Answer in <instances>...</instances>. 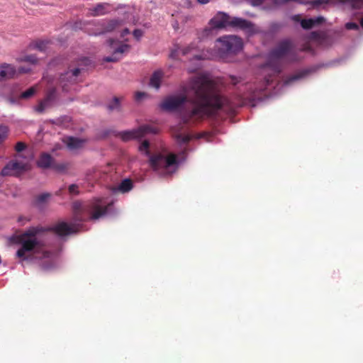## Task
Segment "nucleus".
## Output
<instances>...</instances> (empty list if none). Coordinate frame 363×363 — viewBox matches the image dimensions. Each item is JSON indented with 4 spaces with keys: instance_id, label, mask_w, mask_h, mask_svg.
Listing matches in <instances>:
<instances>
[{
    "instance_id": "9d476101",
    "label": "nucleus",
    "mask_w": 363,
    "mask_h": 363,
    "mask_svg": "<svg viewBox=\"0 0 363 363\" xmlns=\"http://www.w3.org/2000/svg\"><path fill=\"white\" fill-rule=\"evenodd\" d=\"M230 16L224 13L218 12L213 18L211 19L209 24L213 28H223L229 26Z\"/></svg>"
},
{
    "instance_id": "4468645a",
    "label": "nucleus",
    "mask_w": 363,
    "mask_h": 363,
    "mask_svg": "<svg viewBox=\"0 0 363 363\" xmlns=\"http://www.w3.org/2000/svg\"><path fill=\"white\" fill-rule=\"evenodd\" d=\"M16 73V68L10 64L4 63L0 66V80L13 78Z\"/></svg>"
},
{
    "instance_id": "f03ea898",
    "label": "nucleus",
    "mask_w": 363,
    "mask_h": 363,
    "mask_svg": "<svg viewBox=\"0 0 363 363\" xmlns=\"http://www.w3.org/2000/svg\"><path fill=\"white\" fill-rule=\"evenodd\" d=\"M284 59H287L290 62L298 60L294 46L289 40L281 41L269 52L268 61L262 68V72L265 74L262 84L253 89L252 84H247V92L240 97L238 102H243L244 106L247 101H254L258 98L267 86L271 84L274 77L281 73L282 70L281 60Z\"/></svg>"
},
{
    "instance_id": "f257e3e1",
    "label": "nucleus",
    "mask_w": 363,
    "mask_h": 363,
    "mask_svg": "<svg viewBox=\"0 0 363 363\" xmlns=\"http://www.w3.org/2000/svg\"><path fill=\"white\" fill-rule=\"evenodd\" d=\"M183 95L170 96L160 104V108L173 111L182 106L181 118L189 125L203 121L219 110L232 114L243 102L232 101L219 94L214 81L207 74L192 77L182 86Z\"/></svg>"
},
{
    "instance_id": "58836bf2",
    "label": "nucleus",
    "mask_w": 363,
    "mask_h": 363,
    "mask_svg": "<svg viewBox=\"0 0 363 363\" xmlns=\"http://www.w3.org/2000/svg\"><path fill=\"white\" fill-rule=\"evenodd\" d=\"M31 71V67H23V66H21L18 68V72L21 73V74H23V73H28L29 72Z\"/></svg>"
},
{
    "instance_id": "de8ad7c7",
    "label": "nucleus",
    "mask_w": 363,
    "mask_h": 363,
    "mask_svg": "<svg viewBox=\"0 0 363 363\" xmlns=\"http://www.w3.org/2000/svg\"><path fill=\"white\" fill-rule=\"evenodd\" d=\"M186 53H187V50H183V54H184V55H186Z\"/></svg>"
},
{
    "instance_id": "37998d69",
    "label": "nucleus",
    "mask_w": 363,
    "mask_h": 363,
    "mask_svg": "<svg viewBox=\"0 0 363 363\" xmlns=\"http://www.w3.org/2000/svg\"><path fill=\"white\" fill-rule=\"evenodd\" d=\"M129 33H130L129 29L128 28H125V29H123L122 30L121 34V37L123 38V37H125V35H128Z\"/></svg>"
},
{
    "instance_id": "c03bdc74",
    "label": "nucleus",
    "mask_w": 363,
    "mask_h": 363,
    "mask_svg": "<svg viewBox=\"0 0 363 363\" xmlns=\"http://www.w3.org/2000/svg\"><path fill=\"white\" fill-rule=\"evenodd\" d=\"M200 4H206L210 2L211 0H196Z\"/></svg>"
},
{
    "instance_id": "39448f33",
    "label": "nucleus",
    "mask_w": 363,
    "mask_h": 363,
    "mask_svg": "<svg viewBox=\"0 0 363 363\" xmlns=\"http://www.w3.org/2000/svg\"><path fill=\"white\" fill-rule=\"evenodd\" d=\"M43 231L42 228L32 227L23 233L12 238L13 242L21 245V247L16 252V256L22 260L28 259L26 254L43 247V243L37 238V235Z\"/></svg>"
},
{
    "instance_id": "473e14b6",
    "label": "nucleus",
    "mask_w": 363,
    "mask_h": 363,
    "mask_svg": "<svg viewBox=\"0 0 363 363\" xmlns=\"http://www.w3.org/2000/svg\"><path fill=\"white\" fill-rule=\"evenodd\" d=\"M133 35L137 40H139L143 35V31L140 29H135L133 30Z\"/></svg>"
},
{
    "instance_id": "79ce46f5",
    "label": "nucleus",
    "mask_w": 363,
    "mask_h": 363,
    "mask_svg": "<svg viewBox=\"0 0 363 363\" xmlns=\"http://www.w3.org/2000/svg\"><path fill=\"white\" fill-rule=\"evenodd\" d=\"M230 82L234 85H236L239 82L236 77L230 76Z\"/></svg>"
},
{
    "instance_id": "72a5a7b5",
    "label": "nucleus",
    "mask_w": 363,
    "mask_h": 363,
    "mask_svg": "<svg viewBox=\"0 0 363 363\" xmlns=\"http://www.w3.org/2000/svg\"><path fill=\"white\" fill-rule=\"evenodd\" d=\"M345 28L347 30H357L359 28V26L356 23L349 22L346 23Z\"/></svg>"
},
{
    "instance_id": "7c9ffc66",
    "label": "nucleus",
    "mask_w": 363,
    "mask_h": 363,
    "mask_svg": "<svg viewBox=\"0 0 363 363\" xmlns=\"http://www.w3.org/2000/svg\"><path fill=\"white\" fill-rule=\"evenodd\" d=\"M68 191L71 195H78L79 194V186L74 184L69 186Z\"/></svg>"
},
{
    "instance_id": "a878e982",
    "label": "nucleus",
    "mask_w": 363,
    "mask_h": 363,
    "mask_svg": "<svg viewBox=\"0 0 363 363\" xmlns=\"http://www.w3.org/2000/svg\"><path fill=\"white\" fill-rule=\"evenodd\" d=\"M301 27L304 29H311L315 26L313 18L303 19L301 22Z\"/></svg>"
},
{
    "instance_id": "0eeeda50",
    "label": "nucleus",
    "mask_w": 363,
    "mask_h": 363,
    "mask_svg": "<svg viewBox=\"0 0 363 363\" xmlns=\"http://www.w3.org/2000/svg\"><path fill=\"white\" fill-rule=\"evenodd\" d=\"M159 128L152 125H143L136 129L125 130L118 133L117 135L124 142L139 139L147 134H157Z\"/></svg>"
},
{
    "instance_id": "cd10ccee",
    "label": "nucleus",
    "mask_w": 363,
    "mask_h": 363,
    "mask_svg": "<svg viewBox=\"0 0 363 363\" xmlns=\"http://www.w3.org/2000/svg\"><path fill=\"white\" fill-rule=\"evenodd\" d=\"M55 91L56 90L55 88L50 89L47 93L45 98L43 99L49 105L50 104L51 101H52L55 99Z\"/></svg>"
},
{
    "instance_id": "2eb2a0df",
    "label": "nucleus",
    "mask_w": 363,
    "mask_h": 363,
    "mask_svg": "<svg viewBox=\"0 0 363 363\" xmlns=\"http://www.w3.org/2000/svg\"><path fill=\"white\" fill-rule=\"evenodd\" d=\"M130 46L127 44H122L116 48L111 56L106 57L104 60L107 62H115L119 60V57L116 55L128 52Z\"/></svg>"
},
{
    "instance_id": "b1692460",
    "label": "nucleus",
    "mask_w": 363,
    "mask_h": 363,
    "mask_svg": "<svg viewBox=\"0 0 363 363\" xmlns=\"http://www.w3.org/2000/svg\"><path fill=\"white\" fill-rule=\"evenodd\" d=\"M48 43L49 41L48 40H38L33 43V46L34 48L43 52L47 49Z\"/></svg>"
},
{
    "instance_id": "2f4dec72",
    "label": "nucleus",
    "mask_w": 363,
    "mask_h": 363,
    "mask_svg": "<svg viewBox=\"0 0 363 363\" xmlns=\"http://www.w3.org/2000/svg\"><path fill=\"white\" fill-rule=\"evenodd\" d=\"M8 128L5 125H0V143L6 138Z\"/></svg>"
},
{
    "instance_id": "423d86ee",
    "label": "nucleus",
    "mask_w": 363,
    "mask_h": 363,
    "mask_svg": "<svg viewBox=\"0 0 363 363\" xmlns=\"http://www.w3.org/2000/svg\"><path fill=\"white\" fill-rule=\"evenodd\" d=\"M242 38L236 35H224L216 40V45L218 53L221 57L225 55L236 54L242 48Z\"/></svg>"
},
{
    "instance_id": "393cba45",
    "label": "nucleus",
    "mask_w": 363,
    "mask_h": 363,
    "mask_svg": "<svg viewBox=\"0 0 363 363\" xmlns=\"http://www.w3.org/2000/svg\"><path fill=\"white\" fill-rule=\"evenodd\" d=\"M19 62H28L30 65H35L38 62V57L34 55H29L24 56L23 57H21L18 60Z\"/></svg>"
},
{
    "instance_id": "1a4fd4ad",
    "label": "nucleus",
    "mask_w": 363,
    "mask_h": 363,
    "mask_svg": "<svg viewBox=\"0 0 363 363\" xmlns=\"http://www.w3.org/2000/svg\"><path fill=\"white\" fill-rule=\"evenodd\" d=\"M79 228V225L77 223L69 225L66 222H61L55 225L52 230L59 236H65L77 232Z\"/></svg>"
},
{
    "instance_id": "a18cd8bd",
    "label": "nucleus",
    "mask_w": 363,
    "mask_h": 363,
    "mask_svg": "<svg viewBox=\"0 0 363 363\" xmlns=\"http://www.w3.org/2000/svg\"><path fill=\"white\" fill-rule=\"evenodd\" d=\"M323 3L322 0H314L313 4L314 6H319Z\"/></svg>"
},
{
    "instance_id": "4c0bfd02",
    "label": "nucleus",
    "mask_w": 363,
    "mask_h": 363,
    "mask_svg": "<svg viewBox=\"0 0 363 363\" xmlns=\"http://www.w3.org/2000/svg\"><path fill=\"white\" fill-rule=\"evenodd\" d=\"M211 137V134L209 133H207V132H203V133H199L196 135V138H206L207 139V141H209L210 139L209 138Z\"/></svg>"
},
{
    "instance_id": "49530a36",
    "label": "nucleus",
    "mask_w": 363,
    "mask_h": 363,
    "mask_svg": "<svg viewBox=\"0 0 363 363\" xmlns=\"http://www.w3.org/2000/svg\"><path fill=\"white\" fill-rule=\"evenodd\" d=\"M113 42H114V40H113V39H109V40H108V43H109V45H110L111 46H112V45H113Z\"/></svg>"
},
{
    "instance_id": "6ab92c4d",
    "label": "nucleus",
    "mask_w": 363,
    "mask_h": 363,
    "mask_svg": "<svg viewBox=\"0 0 363 363\" xmlns=\"http://www.w3.org/2000/svg\"><path fill=\"white\" fill-rule=\"evenodd\" d=\"M133 187V184L131 179H125L118 185L117 189L122 193H127L130 191Z\"/></svg>"
},
{
    "instance_id": "f704fd0d",
    "label": "nucleus",
    "mask_w": 363,
    "mask_h": 363,
    "mask_svg": "<svg viewBox=\"0 0 363 363\" xmlns=\"http://www.w3.org/2000/svg\"><path fill=\"white\" fill-rule=\"evenodd\" d=\"M52 168L57 171L62 172L67 169V166L65 164H53Z\"/></svg>"
},
{
    "instance_id": "aec40b11",
    "label": "nucleus",
    "mask_w": 363,
    "mask_h": 363,
    "mask_svg": "<svg viewBox=\"0 0 363 363\" xmlns=\"http://www.w3.org/2000/svg\"><path fill=\"white\" fill-rule=\"evenodd\" d=\"M123 99V97H113V100L108 105V108L111 111L118 110L120 108L121 101Z\"/></svg>"
},
{
    "instance_id": "dca6fc26",
    "label": "nucleus",
    "mask_w": 363,
    "mask_h": 363,
    "mask_svg": "<svg viewBox=\"0 0 363 363\" xmlns=\"http://www.w3.org/2000/svg\"><path fill=\"white\" fill-rule=\"evenodd\" d=\"M52 161L53 158L50 154L42 153L37 161V165L40 168L47 169L51 167Z\"/></svg>"
},
{
    "instance_id": "7ed1b4c3",
    "label": "nucleus",
    "mask_w": 363,
    "mask_h": 363,
    "mask_svg": "<svg viewBox=\"0 0 363 363\" xmlns=\"http://www.w3.org/2000/svg\"><path fill=\"white\" fill-rule=\"evenodd\" d=\"M111 203L105 205L101 199H96L88 203L74 201L72 203V220L74 222L95 220L107 214Z\"/></svg>"
},
{
    "instance_id": "f8f14e48",
    "label": "nucleus",
    "mask_w": 363,
    "mask_h": 363,
    "mask_svg": "<svg viewBox=\"0 0 363 363\" xmlns=\"http://www.w3.org/2000/svg\"><path fill=\"white\" fill-rule=\"evenodd\" d=\"M80 72V69L76 68L73 70L67 71L60 76V82L63 89H65L66 86V83L64 82H67L69 83H75L77 82V77L79 74Z\"/></svg>"
},
{
    "instance_id": "09e8293b",
    "label": "nucleus",
    "mask_w": 363,
    "mask_h": 363,
    "mask_svg": "<svg viewBox=\"0 0 363 363\" xmlns=\"http://www.w3.org/2000/svg\"><path fill=\"white\" fill-rule=\"evenodd\" d=\"M361 25L363 27V18L361 20Z\"/></svg>"
},
{
    "instance_id": "5701e85b",
    "label": "nucleus",
    "mask_w": 363,
    "mask_h": 363,
    "mask_svg": "<svg viewBox=\"0 0 363 363\" xmlns=\"http://www.w3.org/2000/svg\"><path fill=\"white\" fill-rule=\"evenodd\" d=\"M51 196L50 193H43L36 196L35 203L36 205L40 206L46 202Z\"/></svg>"
},
{
    "instance_id": "412c9836",
    "label": "nucleus",
    "mask_w": 363,
    "mask_h": 363,
    "mask_svg": "<svg viewBox=\"0 0 363 363\" xmlns=\"http://www.w3.org/2000/svg\"><path fill=\"white\" fill-rule=\"evenodd\" d=\"M174 137L179 144H187L191 139L189 135H183L182 133H175Z\"/></svg>"
},
{
    "instance_id": "c85d7f7f",
    "label": "nucleus",
    "mask_w": 363,
    "mask_h": 363,
    "mask_svg": "<svg viewBox=\"0 0 363 363\" xmlns=\"http://www.w3.org/2000/svg\"><path fill=\"white\" fill-rule=\"evenodd\" d=\"M50 105L45 101L44 100H42L40 101L39 104L35 107V111L38 113H43L45 109L49 106Z\"/></svg>"
},
{
    "instance_id": "c9c22d12",
    "label": "nucleus",
    "mask_w": 363,
    "mask_h": 363,
    "mask_svg": "<svg viewBox=\"0 0 363 363\" xmlns=\"http://www.w3.org/2000/svg\"><path fill=\"white\" fill-rule=\"evenodd\" d=\"M26 144L23 142H18L15 146V150L16 152H21L26 148Z\"/></svg>"
},
{
    "instance_id": "a211bd4d",
    "label": "nucleus",
    "mask_w": 363,
    "mask_h": 363,
    "mask_svg": "<svg viewBox=\"0 0 363 363\" xmlns=\"http://www.w3.org/2000/svg\"><path fill=\"white\" fill-rule=\"evenodd\" d=\"M163 77V73L162 71H155L150 77V85L152 87L158 89L160 86V83Z\"/></svg>"
},
{
    "instance_id": "20e7f679",
    "label": "nucleus",
    "mask_w": 363,
    "mask_h": 363,
    "mask_svg": "<svg viewBox=\"0 0 363 363\" xmlns=\"http://www.w3.org/2000/svg\"><path fill=\"white\" fill-rule=\"evenodd\" d=\"M138 150L150 157V166L153 170L157 172L162 175H167L173 173L176 170L178 163L177 156L174 154L164 155L161 153L150 155V143L148 140H144L140 145Z\"/></svg>"
},
{
    "instance_id": "a19ab883",
    "label": "nucleus",
    "mask_w": 363,
    "mask_h": 363,
    "mask_svg": "<svg viewBox=\"0 0 363 363\" xmlns=\"http://www.w3.org/2000/svg\"><path fill=\"white\" fill-rule=\"evenodd\" d=\"M30 219L28 218H26V217H23V216H20L18 218V221L19 223H21L22 225H23L25 223L29 221Z\"/></svg>"
},
{
    "instance_id": "ddd939ff",
    "label": "nucleus",
    "mask_w": 363,
    "mask_h": 363,
    "mask_svg": "<svg viewBox=\"0 0 363 363\" xmlns=\"http://www.w3.org/2000/svg\"><path fill=\"white\" fill-rule=\"evenodd\" d=\"M123 25V21L121 19H111L107 21L106 23H104L102 24V30L100 31L98 34L101 35L106 33H111L114 31L115 30L119 28Z\"/></svg>"
},
{
    "instance_id": "9b49d317",
    "label": "nucleus",
    "mask_w": 363,
    "mask_h": 363,
    "mask_svg": "<svg viewBox=\"0 0 363 363\" xmlns=\"http://www.w3.org/2000/svg\"><path fill=\"white\" fill-rule=\"evenodd\" d=\"M254 25L249 21L238 17L230 18L229 27L240 28L249 32L252 31Z\"/></svg>"
},
{
    "instance_id": "f3484780",
    "label": "nucleus",
    "mask_w": 363,
    "mask_h": 363,
    "mask_svg": "<svg viewBox=\"0 0 363 363\" xmlns=\"http://www.w3.org/2000/svg\"><path fill=\"white\" fill-rule=\"evenodd\" d=\"M108 4H98L96 6L89 9V16H99L108 13Z\"/></svg>"
},
{
    "instance_id": "6e6552de",
    "label": "nucleus",
    "mask_w": 363,
    "mask_h": 363,
    "mask_svg": "<svg viewBox=\"0 0 363 363\" xmlns=\"http://www.w3.org/2000/svg\"><path fill=\"white\" fill-rule=\"evenodd\" d=\"M30 169V164L28 162L13 160L10 161L1 170L2 176L18 177L21 174Z\"/></svg>"
},
{
    "instance_id": "ea45409f",
    "label": "nucleus",
    "mask_w": 363,
    "mask_h": 363,
    "mask_svg": "<svg viewBox=\"0 0 363 363\" xmlns=\"http://www.w3.org/2000/svg\"><path fill=\"white\" fill-rule=\"evenodd\" d=\"M314 21V25H319L321 24L324 21L323 17L319 16L315 18H313Z\"/></svg>"
},
{
    "instance_id": "c756f323",
    "label": "nucleus",
    "mask_w": 363,
    "mask_h": 363,
    "mask_svg": "<svg viewBox=\"0 0 363 363\" xmlns=\"http://www.w3.org/2000/svg\"><path fill=\"white\" fill-rule=\"evenodd\" d=\"M301 77V75L299 74H294V75H291L289 77H287L284 82V85H289L290 84H291L292 82L299 79Z\"/></svg>"
},
{
    "instance_id": "e433bc0d",
    "label": "nucleus",
    "mask_w": 363,
    "mask_h": 363,
    "mask_svg": "<svg viewBox=\"0 0 363 363\" xmlns=\"http://www.w3.org/2000/svg\"><path fill=\"white\" fill-rule=\"evenodd\" d=\"M146 96V93L142 91H137L135 94V100L139 101Z\"/></svg>"
},
{
    "instance_id": "bb28decb",
    "label": "nucleus",
    "mask_w": 363,
    "mask_h": 363,
    "mask_svg": "<svg viewBox=\"0 0 363 363\" xmlns=\"http://www.w3.org/2000/svg\"><path fill=\"white\" fill-rule=\"evenodd\" d=\"M36 90L34 86L29 88L26 91H23L21 94V99H29L34 95Z\"/></svg>"
},
{
    "instance_id": "4be33fe9",
    "label": "nucleus",
    "mask_w": 363,
    "mask_h": 363,
    "mask_svg": "<svg viewBox=\"0 0 363 363\" xmlns=\"http://www.w3.org/2000/svg\"><path fill=\"white\" fill-rule=\"evenodd\" d=\"M82 144V140H80L77 138H75L73 137H70L68 138L67 146L70 149L79 148V147H81Z\"/></svg>"
}]
</instances>
